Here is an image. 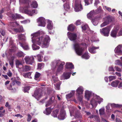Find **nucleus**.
Wrapping results in <instances>:
<instances>
[{"mask_svg": "<svg viewBox=\"0 0 122 122\" xmlns=\"http://www.w3.org/2000/svg\"><path fill=\"white\" fill-rule=\"evenodd\" d=\"M68 37L71 41L75 40L77 38V35L76 34L68 32L67 33Z\"/></svg>", "mask_w": 122, "mask_h": 122, "instance_id": "nucleus-17", "label": "nucleus"}, {"mask_svg": "<svg viewBox=\"0 0 122 122\" xmlns=\"http://www.w3.org/2000/svg\"><path fill=\"white\" fill-rule=\"evenodd\" d=\"M53 108L49 107L47 108L46 109V110L43 112L46 115H48L50 114L51 111V109Z\"/></svg>", "mask_w": 122, "mask_h": 122, "instance_id": "nucleus-31", "label": "nucleus"}, {"mask_svg": "<svg viewBox=\"0 0 122 122\" xmlns=\"http://www.w3.org/2000/svg\"><path fill=\"white\" fill-rule=\"evenodd\" d=\"M69 110L70 116H74L76 119L80 118L82 116L79 111L76 112L74 110L71 111L70 109Z\"/></svg>", "mask_w": 122, "mask_h": 122, "instance_id": "nucleus-13", "label": "nucleus"}, {"mask_svg": "<svg viewBox=\"0 0 122 122\" xmlns=\"http://www.w3.org/2000/svg\"><path fill=\"white\" fill-rule=\"evenodd\" d=\"M115 63L116 65H119L120 66H122V63L119 60H116L115 61Z\"/></svg>", "mask_w": 122, "mask_h": 122, "instance_id": "nucleus-50", "label": "nucleus"}, {"mask_svg": "<svg viewBox=\"0 0 122 122\" xmlns=\"http://www.w3.org/2000/svg\"><path fill=\"white\" fill-rule=\"evenodd\" d=\"M16 55L18 57H24L25 55V54L22 51H20L16 53Z\"/></svg>", "mask_w": 122, "mask_h": 122, "instance_id": "nucleus-35", "label": "nucleus"}, {"mask_svg": "<svg viewBox=\"0 0 122 122\" xmlns=\"http://www.w3.org/2000/svg\"><path fill=\"white\" fill-rule=\"evenodd\" d=\"M83 91V88L82 86H79L76 90L77 93V99L80 101L81 104L82 105H83V102L82 101Z\"/></svg>", "mask_w": 122, "mask_h": 122, "instance_id": "nucleus-5", "label": "nucleus"}, {"mask_svg": "<svg viewBox=\"0 0 122 122\" xmlns=\"http://www.w3.org/2000/svg\"><path fill=\"white\" fill-rule=\"evenodd\" d=\"M111 106L113 107H121V105L117 104H116L114 103H113L111 104Z\"/></svg>", "mask_w": 122, "mask_h": 122, "instance_id": "nucleus-52", "label": "nucleus"}, {"mask_svg": "<svg viewBox=\"0 0 122 122\" xmlns=\"http://www.w3.org/2000/svg\"><path fill=\"white\" fill-rule=\"evenodd\" d=\"M112 27V25L107 26L105 28L101 29L100 32L104 36H109L110 31Z\"/></svg>", "mask_w": 122, "mask_h": 122, "instance_id": "nucleus-9", "label": "nucleus"}, {"mask_svg": "<svg viewBox=\"0 0 122 122\" xmlns=\"http://www.w3.org/2000/svg\"><path fill=\"white\" fill-rule=\"evenodd\" d=\"M73 47L77 55L79 56L82 55L84 51V48L81 46L80 44L75 43L73 44Z\"/></svg>", "mask_w": 122, "mask_h": 122, "instance_id": "nucleus-6", "label": "nucleus"}, {"mask_svg": "<svg viewBox=\"0 0 122 122\" xmlns=\"http://www.w3.org/2000/svg\"><path fill=\"white\" fill-rule=\"evenodd\" d=\"M27 116L28 118L27 120L29 122L30 121L32 117L30 115V114H28Z\"/></svg>", "mask_w": 122, "mask_h": 122, "instance_id": "nucleus-58", "label": "nucleus"}, {"mask_svg": "<svg viewBox=\"0 0 122 122\" xmlns=\"http://www.w3.org/2000/svg\"><path fill=\"white\" fill-rule=\"evenodd\" d=\"M61 84V83L59 82L56 84L55 85V88L56 89L59 90L60 89V86Z\"/></svg>", "mask_w": 122, "mask_h": 122, "instance_id": "nucleus-46", "label": "nucleus"}, {"mask_svg": "<svg viewBox=\"0 0 122 122\" xmlns=\"http://www.w3.org/2000/svg\"><path fill=\"white\" fill-rule=\"evenodd\" d=\"M37 57V59L39 61L41 62L42 61L43 56L42 55L38 54L36 56H34L35 57Z\"/></svg>", "mask_w": 122, "mask_h": 122, "instance_id": "nucleus-39", "label": "nucleus"}, {"mask_svg": "<svg viewBox=\"0 0 122 122\" xmlns=\"http://www.w3.org/2000/svg\"><path fill=\"white\" fill-rule=\"evenodd\" d=\"M119 82L117 81H115L112 82L111 83V85L114 87H116L118 86Z\"/></svg>", "mask_w": 122, "mask_h": 122, "instance_id": "nucleus-41", "label": "nucleus"}, {"mask_svg": "<svg viewBox=\"0 0 122 122\" xmlns=\"http://www.w3.org/2000/svg\"><path fill=\"white\" fill-rule=\"evenodd\" d=\"M122 45H119L115 49V53L119 55H122Z\"/></svg>", "mask_w": 122, "mask_h": 122, "instance_id": "nucleus-19", "label": "nucleus"}, {"mask_svg": "<svg viewBox=\"0 0 122 122\" xmlns=\"http://www.w3.org/2000/svg\"><path fill=\"white\" fill-rule=\"evenodd\" d=\"M109 81H111L116 79V76H110L109 77Z\"/></svg>", "mask_w": 122, "mask_h": 122, "instance_id": "nucleus-53", "label": "nucleus"}, {"mask_svg": "<svg viewBox=\"0 0 122 122\" xmlns=\"http://www.w3.org/2000/svg\"><path fill=\"white\" fill-rule=\"evenodd\" d=\"M0 32L2 36H4L5 35V31L4 30L0 29Z\"/></svg>", "mask_w": 122, "mask_h": 122, "instance_id": "nucleus-55", "label": "nucleus"}, {"mask_svg": "<svg viewBox=\"0 0 122 122\" xmlns=\"http://www.w3.org/2000/svg\"><path fill=\"white\" fill-rule=\"evenodd\" d=\"M48 24L47 25V28L50 30H51L52 29L53 25L52 21L49 20H47Z\"/></svg>", "mask_w": 122, "mask_h": 122, "instance_id": "nucleus-32", "label": "nucleus"}, {"mask_svg": "<svg viewBox=\"0 0 122 122\" xmlns=\"http://www.w3.org/2000/svg\"><path fill=\"white\" fill-rule=\"evenodd\" d=\"M20 22L22 23L25 24L28 22H29L30 21L29 20H25L21 21Z\"/></svg>", "mask_w": 122, "mask_h": 122, "instance_id": "nucleus-61", "label": "nucleus"}, {"mask_svg": "<svg viewBox=\"0 0 122 122\" xmlns=\"http://www.w3.org/2000/svg\"><path fill=\"white\" fill-rule=\"evenodd\" d=\"M5 106L7 107H8V108H10V105H9L8 102H7L6 103Z\"/></svg>", "mask_w": 122, "mask_h": 122, "instance_id": "nucleus-60", "label": "nucleus"}, {"mask_svg": "<svg viewBox=\"0 0 122 122\" xmlns=\"http://www.w3.org/2000/svg\"><path fill=\"white\" fill-rule=\"evenodd\" d=\"M23 71H26L30 70L31 68L30 66L25 65L23 67Z\"/></svg>", "mask_w": 122, "mask_h": 122, "instance_id": "nucleus-40", "label": "nucleus"}, {"mask_svg": "<svg viewBox=\"0 0 122 122\" xmlns=\"http://www.w3.org/2000/svg\"><path fill=\"white\" fill-rule=\"evenodd\" d=\"M104 21H105L108 24L110 22L113 21L114 19L110 16H107L104 18Z\"/></svg>", "mask_w": 122, "mask_h": 122, "instance_id": "nucleus-26", "label": "nucleus"}, {"mask_svg": "<svg viewBox=\"0 0 122 122\" xmlns=\"http://www.w3.org/2000/svg\"><path fill=\"white\" fill-rule=\"evenodd\" d=\"M81 28L82 31L83 32H85L86 31H89L90 30L87 24H86L82 26Z\"/></svg>", "mask_w": 122, "mask_h": 122, "instance_id": "nucleus-34", "label": "nucleus"}, {"mask_svg": "<svg viewBox=\"0 0 122 122\" xmlns=\"http://www.w3.org/2000/svg\"><path fill=\"white\" fill-rule=\"evenodd\" d=\"M20 46L24 50H27L30 49V47L28 44L26 42H25L21 43H19Z\"/></svg>", "mask_w": 122, "mask_h": 122, "instance_id": "nucleus-22", "label": "nucleus"}, {"mask_svg": "<svg viewBox=\"0 0 122 122\" xmlns=\"http://www.w3.org/2000/svg\"><path fill=\"white\" fill-rule=\"evenodd\" d=\"M41 74L38 72H36L35 75V79L36 80L39 81V78L41 76Z\"/></svg>", "mask_w": 122, "mask_h": 122, "instance_id": "nucleus-38", "label": "nucleus"}, {"mask_svg": "<svg viewBox=\"0 0 122 122\" xmlns=\"http://www.w3.org/2000/svg\"><path fill=\"white\" fill-rule=\"evenodd\" d=\"M46 20L43 17L39 18L37 19L38 25L39 26L45 27L46 25Z\"/></svg>", "mask_w": 122, "mask_h": 122, "instance_id": "nucleus-14", "label": "nucleus"}, {"mask_svg": "<svg viewBox=\"0 0 122 122\" xmlns=\"http://www.w3.org/2000/svg\"><path fill=\"white\" fill-rule=\"evenodd\" d=\"M10 29L16 32L24 31L22 26L19 25L16 22L10 23L8 27V30L10 32L11 31Z\"/></svg>", "mask_w": 122, "mask_h": 122, "instance_id": "nucleus-4", "label": "nucleus"}, {"mask_svg": "<svg viewBox=\"0 0 122 122\" xmlns=\"http://www.w3.org/2000/svg\"><path fill=\"white\" fill-rule=\"evenodd\" d=\"M8 39H9V40L10 47L12 48L9 49V53L10 54L11 53L14 52L15 51L14 49L15 46L14 43V41L12 40V38L11 37L9 36L7 37L6 39V38H4L3 39V40L4 41L5 40V42H6L7 41V40Z\"/></svg>", "mask_w": 122, "mask_h": 122, "instance_id": "nucleus-8", "label": "nucleus"}, {"mask_svg": "<svg viewBox=\"0 0 122 122\" xmlns=\"http://www.w3.org/2000/svg\"><path fill=\"white\" fill-rule=\"evenodd\" d=\"M72 74L71 72L65 71L61 77V79L63 80L67 79L70 78Z\"/></svg>", "mask_w": 122, "mask_h": 122, "instance_id": "nucleus-16", "label": "nucleus"}, {"mask_svg": "<svg viewBox=\"0 0 122 122\" xmlns=\"http://www.w3.org/2000/svg\"><path fill=\"white\" fill-rule=\"evenodd\" d=\"M81 23V22L80 20H78L76 21V25H80Z\"/></svg>", "mask_w": 122, "mask_h": 122, "instance_id": "nucleus-64", "label": "nucleus"}, {"mask_svg": "<svg viewBox=\"0 0 122 122\" xmlns=\"http://www.w3.org/2000/svg\"><path fill=\"white\" fill-rule=\"evenodd\" d=\"M75 28L74 25L72 24L69 25L67 29L68 30L73 31Z\"/></svg>", "mask_w": 122, "mask_h": 122, "instance_id": "nucleus-44", "label": "nucleus"}, {"mask_svg": "<svg viewBox=\"0 0 122 122\" xmlns=\"http://www.w3.org/2000/svg\"><path fill=\"white\" fill-rule=\"evenodd\" d=\"M31 7L33 8H36L38 6V4L37 2L35 0H33L30 5Z\"/></svg>", "mask_w": 122, "mask_h": 122, "instance_id": "nucleus-36", "label": "nucleus"}, {"mask_svg": "<svg viewBox=\"0 0 122 122\" xmlns=\"http://www.w3.org/2000/svg\"><path fill=\"white\" fill-rule=\"evenodd\" d=\"M24 60L27 64L32 65L35 62L34 58L33 56H26L24 58Z\"/></svg>", "mask_w": 122, "mask_h": 122, "instance_id": "nucleus-10", "label": "nucleus"}, {"mask_svg": "<svg viewBox=\"0 0 122 122\" xmlns=\"http://www.w3.org/2000/svg\"><path fill=\"white\" fill-rule=\"evenodd\" d=\"M98 47L92 46L89 47L88 49L89 51L92 54L96 53L97 51L96 50L98 49Z\"/></svg>", "mask_w": 122, "mask_h": 122, "instance_id": "nucleus-28", "label": "nucleus"}, {"mask_svg": "<svg viewBox=\"0 0 122 122\" xmlns=\"http://www.w3.org/2000/svg\"><path fill=\"white\" fill-rule=\"evenodd\" d=\"M75 91H72L70 93L66 95V98L67 100L69 99L72 97H73L74 95Z\"/></svg>", "mask_w": 122, "mask_h": 122, "instance_id": "nucleus-30", "label": "nucleus"}, {"mask_svg": "<svg viewBox=\"0 0 122 122\" xmlns=\"http://www.w3.org/2000/svg\"><path fill=\"white\" fill-rule=\"evenodd\" d=\"M44 64L43 63H38L37 69H41L44 67Z\"/></svg>", "mask_w": 122, "mask_h": 122, "instance_id": "nucleus-45", "label": "nucleus"}, {"mask_svg": "<svg viewBox=\"0 0 122 122\" xmlns=\"http://www.w3.org/2000/svg\"><path fill=\"white\" fill-rule=\"evenodd\" d=\"M32 96L35 97L37 100H39V99L41 96V94L40 92L38 90H36L34 92Z\"/></svg>", "mask_w": 122, "mask_h": 122, "instance_id": "nucleus-20", "label": "nucleus"}, {"mask_svg": "<svg viewBox=\"0 0 122 122\" xmlns=\"http://www.w3.org/2000/svg\"><path fill=\"white\" fill-rule=\"evenodd\" d=\"M65 62L60 60H56L52 62L51 64V66L53 69H57V72L61 71L63 69V66Z\"/></svg>", "mask_w": 122, "mask_h": 122, "instance_id": "nucleus-3", "label": "nucleus"}, {"mask_svg": "<svg viewBox=\"0 0 122 122\" xmlns=\"http://www.w3.org/2000/svg\"><path fill=\"white\" fill-rule=\"evenodd\" d=\"M44 32L40 30L36 32L31 34V41L33 44L32 47L33 50L39 49L40 47L36 44L41 46L42 48H47L49 44L50 39L47 35H44Z\"/></svg>", "mask_w": 122, "mask_h": 122, "instance_id": "nucleus-1", "label": "nucleus"}, {"mask_svg": "<svg viewBox=\"0 0 122 122\" xmlns=\"http://www.w3.org/2000/svg\"><path fill=\"white\" fill-rule=\"evenodd\" d=\"M119 26L116 25L114 27L113 29L112 30L110 33L111 36L113 38H116L117 36V33L119 30Z\"/></svg>", "mask_w": 122, "mask_h": 122, "instance_id": "nucleus-11", "label": "nucleus"}, {"mask_svg": "<svg viewBox=\"0 0 122 122\" xmlns=\"http://www.w3.org/2000/svg\"><path fill=\"white\" fill-rule=\"evenodd\" d=\"M115 69V70L118 72H120L121 71V69L120 68L118 67L117 66H115L114 67Z\"/></svg>", "mask_w": 122, "mask_h": 122, "instance_id": "nucleus-56", "label": "nucleus"}, {"mask_svg": "<svg viewBox=\"0 0 122 122\" xmlns=\"http://www.w3.org/2000/svg\"><path fill=\"white\" fill-rule=\"evenodd\" d=\"M89 0H84V1L85 3V5H89L90 3L88 2V1ZM91 1H92V0H90Z\"/></svg>", "mask_w": 122, "mask_h": 122, "instance_id": "nucleus-59", "label": "nucleus"}, {"mask_svg": "<svg viewBox=\"0 0 122 122\" xmlns=\"http://www.w3.org/2000/svg\"><path fill=\"white\" fill-rule=\"evenodd\" d=\"M66 71H70L71 70L74 68L73 65L71 63H66L65 65Z\"/></svg>", "mask_w": 122, "mask_h": 122, "instance_id": "nucleus-21", "label": "nucleus"}, {"mask_svg": "<svg viewBox=\"0 0 122 122\" xmlns=\"http://www.w3.org/2000/svg\"><path fill=\"white\" fill-rule=\"evenodd\" d=\"M16 66L17 68L18 67V66L19 65L21 64V62L20 61L17 60L16 61H15Z\"/></svg>", "mask_w": 122, "mask_h": 122, "instance_id": "nucleus-49", "label": "nucleus"}, {"mask_svg": "<svg viewBox=\"0 0 122 122\" xmlns=\"http://www.w3.org/2000/svg\"><path fill=\"white\" fill-rule=\"evenodd\" d=\"M92 95V93L91 91L87 90L85 91V97L88 101L89 100Z\"/></svg>", "mask_w": 122, "mask_h": 122, "instance_id": "nucleus-23", "label": "nucleus"}, {"mask_svg": "<svg viewBox=\"0 0 122 122\" xmlns=\"http://www.w3.org/2000/svg\"><path fill=\"white\" fill-rule=\"evenodd\" d=\"M30 2V0H19L20 4V5L26 4L28 5L26 8H28L29 6V2Z\"/></svg>", "mask_w": 122, "mask_h": 122, "instance_id": "nucleus-24", "label": "nucleus"}, {"mask_svg": "<svg viewBox=\"0 0 122 122\" xmlns=\"http://www.w3.org/2000/svg\"><path fill=\"white\" fill-rule=\"evenodd\" d=\"M105 113V109L104 107H102L100 109V115H102Z\"/></svg>", "mask_w": 122, "mask_h": 122, "instance_id": "nucleus-48", "label": "nucleus"}, {"mask_svg": "<svg viewBox=\"0 0 122 122\" xmlns=\"http://www.w3.org/2000/svg\"><path fill=\"white\" fill-rule=\"evenodd\" d=\"M25 12L26 14L30 16H31L32 15L33 13L36 14L37 13V12H36V10L34 9L31 10L26 9L25 10Z\"/></svg>", "mask_w": 122, "mask_h": 122, "instance_id": "nucleus-25", "label": "nucleus"}, {"mask_svg": "<svg viewBox=\"0 0 122 122\" xmlns=\"http://www.w3.org/2000/svg\"><path fill=\"white\" fill-rule=\"evenodd\" d=\"M99 13V10L97 9L95 11L94 10H91L87 15L88 18L91 20V21L94 25H97L98 24L99 20V15L97 16L96 15Z\"/></svg>", "mask_w": 122, "mask_h": 122, "instance_id": "nucleus-2", "label": "nucleus"}, {"mask_svg": "<svg viewBox=\"0 0 122 122\" xmlns=\"http://www.w3.org/2000/svg\"><path fill=\"white\" fill-rule=\"evenodd\" d=\"M81 57L82 58L88 59L89 58L90 56L89 55L88 52H86L83 55H82Z\"/></svg>", "mask_w": 122, "mask_h": 122, "instance_id": "nucleus-37", "label": "nucleus"}, {"mask_svg": "<svg viewBox=\"0 0 122 122\" xmlns=\"http://www.w3.org/2000/svg\"><path fill=\"white\" fill-rule=\"evenodd\" d=\"M7 74L10 77H11L12 75L11 72L9 71L8 72H7Z\"/></svg>", "mask_w": 122, "mask_h": 122, "instance_id": "nucleus-63", "label": "nucleus"}, {"mask_svg": "<svg viewBox=\"0 0 122 122\" xmlns=\"http://www.w3.org/2000/svg\"><path fill=\"white\" fill-rule=\"evenodd\" d=\"M55 97L54 96L50 98L49 100L47 102V103L46 105V107H48L49 105L52 104L55 101Z\"/></svg>", "mask_w": 122, "mask_h": 122, "instance_id": "nucleus-29", "label": "nucleus"}, {"mask_svg": "<svg viewBox=\"0 0 122 122\" xmlns=\"http://www.w3.org/2000/svg\"><path fill=\"white\" fill-rule=\"evenodd\" d=\"M99 102V97L96 94H94L93 97L90 101L89 107L91 108H92L96 107Z\"/></svg>", "mask_w": 122, "mask_h": 122, "instance_id": "nucleus-7", "label": "nucleus"}, {"mask_svg": "<svg viewBox=\"0 0 122 122\" xmlns=\"http://www.w3.org/2000/svg\"><path fill=\"white\" fill-rule=\"evenodd\" d=\"M26 34L25 33L24 34H21L18 35V38L19 39L22 41H25L26 40V37L25 36Z\"/></svg>", "mask_w": 122, "mask_h": 122, "instance_id": "nucleus-27", "label": "nucleus"}, {"mask_svg": "<svg viewBox=\"0 0 122 122\" xmlns=\"http://www.w3.org/2000/svg\"><path fill=\"white\" fill-rule=\"evenodd\" d=\"M4 107L3 106L0 107V117H2L4 116L5 111V110H4L2 111H1L3 110Z\"/></svg>", "mask_w": 122, "mask_h": 122, "instance_id": "nucleus-33", "label": "nucleus"}, {"mask_svg": "<svg viewBox=\"0 0 122 122\" xmlns=\"http://www.w3.org/2000/svg\"><path fill=\"white\" fill-rule=\"evenodd\" d=\"M109 71H114L115 70L112 67H109L108 68Z\"/></svg>", "mask_w": 122, "mask_h": 122, "instance_id": "nucleus-62", "label": "nucleus"}, {"mask_svg": "<svg viewBox=\"0 0 122 122\" xmlns=\"http://www.w3.org/2000/svg\"><path fill=\"white\" fill-rule=\"evenodd\" d=\"M64 6L65 9L67 11L69 10L70 7L69 3L68 2H67L66 4H64Z\"/></svg>", "mask_w": 122, "mask_h": 122, "instance_id": "nucleus-43", "label": "nucleus"}, {"mask_svg": "<svg viewBox=\"0 0 122 122\" xmlns=\"http://www.w3.org/2000/svg\"><path fill=\"white\" fill-rule=\"evenodd\" d=\"M30 86H27L24 87L23 91L25 92H28V90H30Z\"/></svg>", "mask_w": 122, "mask_h": 122, "instance_id": "nucleus-47", "label": "nucleus"}, {"mask_svg": "<svg viewBox=\"0 0 122 122\" xmlns=\"http://www.w3.org/2000/svg\"><path fill=\"white\" fill-rule=\"evenodd\" d=\"M117 36H122V29H121L118 32Z\"/></svg>", "mask_w": 122, "mask_h": 122, "instance_id": "nucleus-57", "label": "nucleus"}, {"mask_svg": "<svg viewBox=\"0 0 122 122\" xmlns=\"http://www.w3.org/2000/svg\"><path fill=\"white\" fill-rule=\"evenodd\" d=\"M58 111L59 110H58L57 109H56L55 111L52 112L51 115L52 116L54 117H56L57 116V115Z\"/></svg>", "mask_w": 122, "mask_h": 122, "instance_id": "nucleus-42", "label": "nucleus"}, {"mask_svg": "<svg viewBox=\"0 0 122 122\" xmlns=\"http://www.w3.org/2000/svg\"><path fill=\"white\" fill-rule=\"evenodd\" d=\"M15 56H13L11 58H13V59L12 60H10L9 61V63L10 64V65L11 66V67H12L13 65V60H14V58H15Z\"/></svg>", "mask_w": 122, "mask_h": 122, "instance_id": "nucleus-51", "label": "nucleus"}, {"mask_svg": "<svg viewBox=\"0 0 122 122\" xmlns=\"http://www.w3.org/2000/svg\"><path fill=\"white\" fill-rule=\"evenodd\" d=\"M104 21V22L100 26L101 27H103L108 24L105 21Z\"/></svg>", "mask_w": 122, "mask_h": 122, "instance_id": "nucleus-54", "label": "nucleus"}, {"mask_svg": "<svg viewBox=\"0 0 122 122\" xmlns=\"http://www.w3.org/2000/svg\"><path fill=\"white\" fill-rule=\"evenodd\" d=\"M7 14L9 16L11 17L14 20L22 18H23L20 15L17 13L12 14L8 13H7Z\"/></svg>", "mask_w": 122, "mask_h": 122, "instance_id": "nucleus-15", "label": "nucleus"}, {"mask_svg": "<svg viewBox=\"0 0 122 122\" xmlns=\"http://www.w3.org/2000/svg\"><path fill=\"white\" fill-rule=\"evenodd\" d=\"M76 12H78L81 11L83 8L79 0H76L75 2V6L74 8Z\"/></svg>", "mask_w": 122, "mask_h": 122, "instance_id": "nucleus-12", "label": "nucleus"}, {"mask_svg": "<svg viewBox=\"0 0 122 122\" xmlns=\"http://www.w3.org/2000/svg\"><path fill=\"white\" fill-rule=\"evenodd\" d=\"M65 112L63 108H62L60 111V114L58 117V119L60 120H63L66 117Z\"/></svg>", "mask_w": 122, "mask_h": 122, "instance_id": "nucleus-18", "label": "nucleus"}]
</instances>
